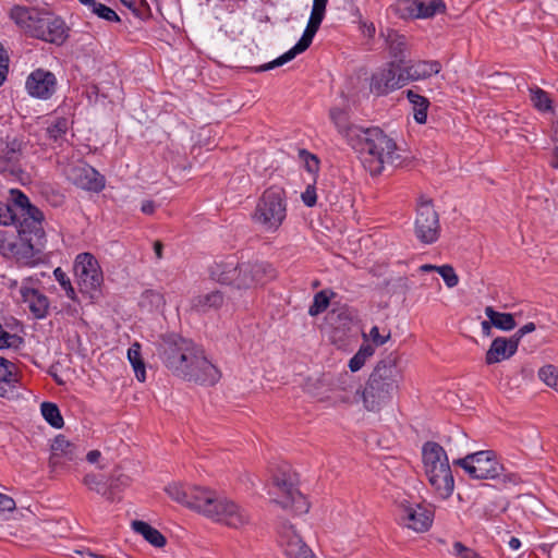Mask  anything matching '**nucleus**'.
<instances>
[{
	"label": "nucleus",
	"mask_w": 558,
	"mask_h": 558,
	"mask_svg": "<svg viewBox=\"0 0 558 558\" xmlns=\"http://www.w3.org/2000/svg\"><path fill=\"white\" fill-rule=\"evenodd\" d=\"M44 220V213L32 205L22 191L12 189L10 201L0 202V225L10 226L19 222L17 235L10 239L0 231V250L3 254L10 255L25 266L38 264L47 241Z\"/></svg>",
	"instance_id": "obj_1"
},
{
	"label": "nucleus",
	"mask_w": 558,
	"mask_h": 558,
	"mask_svg": "<svg viewBox=\"0 0 558 558\" xmlns=\"http://www.w3.org/2000/svg\"><path fill=\"white\" fill-rule=\"evenodd\" d=\"M330 119L357 151L363 167L372 175L380 174L386 166L398 167L402 163L396 142L379 128L363 129L349 124L345 112L337 108L330 110Z\"/></svg>",
	"instance_id": "obj_2"
},
{
	"label": "nucleus",
	"mask_w": 558,
	"mask_h": 558,
	"mask_svg": "<svg viewBox=\"0 0 558 558\" xmlns=\"http://www.w3.org/2000/svg\"><path fill=\"white\" fill-rule=\"evenodd\" d=\"M166 492L178 504L229 529L244 530L252 523V515L247 508L228 497L220 496L213 489L173 483L166 487Z\"/></svg>",
	"instance_id": "obj_3"
},
{
	"label": "nucleus",
	"mask_w": 558,
	"mask_h": 558,
	"mask_svg": "<svg viewBox=\"0 0 558 558\" xmlns=\"http://www.w3.org/2000/svg\"><path fill=\"white\" fill-rule=\"evenodd\" d=\"M401 378V371L395 359L379 361L361 391L364 408L372 412L380 411L398 391Z\"/></svg>",
	"instance_id": "obj_4"
},
{
	"label": "nucleus",
	"mask_w": 558,
	"mask_h": 558,
	"mask_svg": "<svg viewBox=\"0 0 558 558\" xmlns=\"http://www.w3.org/2000/svg\"><path fill=\"white\" fill-rule=\"evenodd\" d=\"M422 456L428 482L442 498L449 497L454 480L445 449L435 441H427L423 445Z\"/></svg>",
	"instance_id": "obj_5"
},
{
	"label": "nucleus",
	"mask_w": 558,
	"mask_h": 558,
	"mask_svg": "<svg viewBox=\"0 0 558 558\" xmlns=\"http://www.w3.org/2000/svg\"><path fill=\"white\" fill-rule=\"evenodd\" d=\"M286 217L287 199L284 190L277 185L266 189L257 201L252 215L253 221L264 231L274 233L281 227Z\"/></svg>",
	"instance_id": "obj_6"
},
{
	"label": "nucleus",
	"mask_w": 558,
	"mask_h": 558,
	"mask_svg": "<svg viewBox=\"0 0 558 558\" xmlns=\"http://www.w3.org/2000/svg\"><path fill=\"white\" fill-rule=\"evenodd\" d=\"M453 464L461 466L470 477L475 480H490L502 475L504 483L517 484L519 482L515 474H502L504 466L496 460L493 450L469 453L464 458L454 460Z\"/></svg>",
	"instance_id": "obj_7"
},
{
	"label": "nucleus",
	"mask_w": 558,
	"mask_h": 558,
	"mask_svg": "<svg viewBox=\"0 0 558 558\" xmlns=\"http://www.w3.org/2000/svg\"><path fill=\"white\" fill-rule=\"evenodd\" d=\"M328 0H313L312 12L307 25L299 41L282 56L274 61L267 62L260 66L254 68V72H264L281 66L287 62L293 60L298 54L304 52L312 44L314 36L320 27V24L326 14V7Z\"/></svg>",
	"instance_id": "obj_8"
},
{
	"label": "nucleus",
	"mask_w": 558,
	"mask_h": 558,
	"mask_svg": "<svg viewBox=\"0 0 558 558\" xmlns=\"http://www.w3.org/2000/svg\"><path fill=\"white\" fill-rule=\"evenodd\" d=\"M197 345L179 335L171 333L161 338L158 343L157 354L163 365L174 375L182 372L191 354Z\"/></svg>",
	"instance_id": "obj_9"
},
{
	"label": "nucleus",
	"mask_w": 558,
	"mask_h": 558,
	"mask_svg": "<svg viewBox=\"0 0 558 558\" xmlns=\"http://www.w3.org/2000/svg\"><path fill=\"white\" fill-rule=\"evenodd\" d=\"M177 376L199 385L213 386L219 381L221 373L204 354L198 347L195 348L186 364H183L182 372Z\"/></svg>",
	"instance_id": "obj_10"
},
{
	"label": "nucleus",
	"mask_w": 558,
	"mask_h": 558,
	"mask_svg": "<svg viewBox=\"0 0 558 558\" xmlns=\"http://www.w3.org/2000/svg\"><path fill=\"white\" fill-rule=\"evenodd\" d=\"M275 277L276 270L268 263L238 262L231 287L238 290H248L263 286Z\"/></svg>",
	"instance_id": "obj_11"
},
{
	"label": "nucleus",
	"mask_w": 558,
	"mask_h": 558,
	"mask_svg": "<svg viewBox=\"0 0 558 558\" xmlns=\"http://www.w3.org/2000/svg\"><path fill=\"white\" fill-rule=\"evenodd\" d=\"M414 233L424 244L435 243L440 235L439 216L430 199L420 197L416 207Z\"/></svg>",
	"instance_id": "obj_12"
},
{
	"label": "nucleus",
	"mask_w": 558,
	"mask_h": 558,
	"mask_svg": "<svg viewBox=\"0 0 558 558\" xmlns=\"http://www.w3.org/2000/svg\"><path fill=\"white\" fill-rule=\"evenodd\" d=\"M74 274L81 292L97 291L104 281L102 270L98 260L90 253H81L74 260Z\"/></svg>",
	"instance_id": "obj_13"
},
{
	"label": "nucleus",
	"mask_w": 558,
	"mask_h": 558,
	"mask_svg": "<svg viewBox=\"0 0 558 558\" xmlns=\"http://www.w3.org/2000/svg\"><path fill=\"white\" fill-rule=\"evenodd\" d=\"M397 517L401 525L415 532H426L432 526L434 520L432 510L407 499L398 501Z\"/></svg>",
	"instance_id": "obj_14"
},
{
	"label": "nucleus",
	"mask_w": 558,
	"mask_h": 558,
	"mask_svg": "<svg viewBox=\"0 0 558 558\" xmlns=\"http://www.w3.org/2000/svg\"><path fill=\"white\" fill-rule=\"evenodd\" d=\"M407 84L403 66L396 61H390L372 75L369 88L372 93L383 96Z\"/></svg>",
	"instance_id": "obj_15"
},
{
	"label": "nucleus",
	"mask_w": 558,
	"mask_h": 558,
	"mask_svg": "<svg viewBox=\"0 0 558 558\" xmlns=\"http://www.w3.org/2000/svg\"><path fill=\"white\" fill-rule=\"evenodd\" d=\"M392 10L396 15L403 20L429 19L446 10L442 0H398Z\"/></svg>",
	"instance_id": "obj_16"
},
{
	"label": "nucleus",
	"mask_w": 558,
	"mask_h": 558,
	"mask_svg": "<svg viewBox=\"0 0 558 558\" xmlns=\"http://www.w3.org/2000/svg\"><path fill=\"white\" fill-rule=\"evenodd\" d=\"M46 12L37 7L14 4L9 9L8 16L24 35L35 38Z\"/></svg>",
	"instance_id": "obj_17"
},
{
	"label": "nucleus",
	"mask_w": 558,
	"mask_h": 558,
	"mask_svg": "<svg viewBox=\"0 0 558 558\" xmlns=\"http://www.w3.org/2000/svg\"><path fill=\"white\" fill-rule=\"evenodd\" d=\"M278 543L287 558H314L312 550L296 533L294 526L286 520L278 525Z\"/></svg>",
	"instance_id": "obj_18"
},
{
	"label": "nucleus",
	"mask_w": 558,
	"mask_h": 558,
	"mask_svg": "<svg viewBox=\"0 0 558 558\" xmlns=\"http://www.w3.org/2000/svg\"><path fill=\"white\" fill-rule=\"evenodd\" d=\"M66 179L80 189L100 192L105 187L104 177L85 162L71 165L64 170Z\"/></svg>",
	"instance_id": "obj_19"
},
{
	"label": "nucleus",
	"mask_w": 558,
	"mask_h": 558,
	"mask_svg": "<svg viewBox=\"0 0 558 558\" xmlns=\"http://www.w3.org/2000/svg\"><path fill=\"white\" fill-rule=\"evenodd\" d=\"M23 142L17 137H7L0 143V173L17 177L22 173L21 159Z\"/></svg>",
	"instance_id": "obj_20"
},
{
	"label": "nucleus",
	"mask_w": 558,
	"mask_h": 558,
	"mask_svg": "<svg viewBox=\"0 0 558 558\" xmlns=\"http://www.w3.org/2000/svg\"><path fill=\"white\" fill-rule=\"evenodd\" d=\"M68 31L64 21L47 10L35 39L60 46L69 37Z\"/></svg>",
	"instance_id": "obj_21"
},
{
	"label": "nucleus",
	"mask_w": 558,
	"mask_h": 558,
	"mask_svg": "<svg viewBox=\"0 0 558 558\" xmlns=\"http://www.w3.org/2000/svg\"><path fill=\"white\" fill-rule=\"evenodd\" d=\"M57 80L52 72L44 69L33 71L26 80V90L32 97L48 99L56 92Z\"/></svg>",
	"instance_id": "obj_22"
},
{
	"label": "nucleus",
	"mask_w": 558,
	"mask_h": 558,
	"mask_svg": "<svg viewBox=\"0 0 558 558\" xmlns=\"http://www.w3.org/2000/svg\"><path fill=\"white\" fill-rule=\"evenodd\" d=\"M32 283V278H26L23 280L20 289L21 298L22 301L27 304L34 317L41 319L48 315L49 300L38 289H35Z\"/></svg>",
	"instance_id": "obj_23"
},
{
	"label": "nucleus",
	"mask_w": 558,
	"mask_h": 558,
	"mask_svg": "<svg viewBox=\"0 0 558 558\" xmlns=\"http://www.w3.org/2000/svg\"><path fill=\"white\" fill-rule=\"evenodd\" d=\"M274 486L277 489L276 494L282 496V499L276 500L281 507L289 508L294 504H304V497L295 487L294 482L290 475L284 473L278 474L274 477Z\"/></svg>",
	"instance_id": "obj_24"
},
{
	"label": "nucleus",
	"mask_w": 558,
	"mask_h": 558,
	"mask_svg": "<svg viewBox=\"0 0 558 558\" xmlns=\"http://www.w3.org/2000/svg\"><path fill=\"white\" fill-rule=\"evenodd\" d=\"M518 350L517 338L497 337L486 352L485 362L488 365L510 359Z\"/></svg>",
	"instance_id": "obj_25"
},
{
	"label": "nucleus",
	"mask_w": 558,
	"mask_h": 558,
	"mask_svg": "<svg viewBox=\"0 0 558 558\" xmlns=\"http://www.w3.org/2000/svg\"><path fill=\"white\" fill-rule=\"evenodd\" d=\"M236 264L238 260L234 257L215 260L208 268L210 279L220 284L231 287Z\"/></svg>",
	"instance_id": "obj_26"
},
{
	"label": "nucleus",
	"mask_w": 558,
	"mask_h": 558,
	"mask_svg": "<svg viewBox=\"0 0 558 558\" xmlns=\"http://www.w3.org/2000/svg\"><path fill=\"white\" fill-rule=\"evenodd\" d=\"M77 457V448L64 436L59 435L51 445L50 464L53 466L62 465L66 461H73Z\"/></svg>",
	"instance_id": "obj_27"
},
{
	"label": "nucleus",
	"mask_w": 558,
	"mask_h": 558,
	"mask_svg": "<svg viewBox=\"0 0 558 558\" xmlns=\"http://www.w3.org/2000/svg\"><path fill=\"white\" fill-rule=\"evenodd\" d=\"M381 36L385 38L389 54L393 59L392 61L403 66L405 52L408 50L407 37L390 28H387L386 32H381Z\"/></svg>",
	"instance_id": "obj_28"
},
{
	"label": "nucleus",
	"mask_w": 558,
	"mask_h": 558,
	"mask_svg": "<svg viewBox=\"0 0 558 558\" xmlns=\"http://www.w3.org/2000/svg\"><path fill=\"white\" fill-rule=\"evenodd\" d=\"M440 70L441 64L436 60L417 61L410 65H403L407 83L428 78L434 74H438Z\"/></svg>",
	"instance_id": "obj_29"
},
{
	"label": "nucleus",
	"mask_w": 558,
	"mask_h": 558,
	"mask_svg": "<svg viewBox=\"0 0 558 558\" xmlns=\"http://www.w3.org/2000/svg\"><path fill=\"white\" fill-rule=\"evenodd\" d=\"M223 293L219 290H215L193 296L191 299V310L198 314H205L211 310H219L223 305Z\"/></svg>",
	"instance_id": "obj_30"
},
{
	"label": "nucleus",
	"mask_w": 558,
	"mask_h": 558,
	"mask_svg": "<svg viewBox=\"0 0 558 558\" xmlns=\"http://www.w3.org/2000/svg\"><path fill=\"white\" fill-rule=\"evenodd\" d=\"M16 383L15 365L0 356V397L12 393Z\"/></svg>",
	"instance_id": "obj_31"
},
{
	"label": "nucleus",
	"mask_w": 558,
	"mask_h": 558,
	"mask_svg": "<svg viewBox=\"0 0 558 558\" xmlns=\"http://www.w3.org/2000/svg\"><path fill=\"white\" fill-rule=\"evenodd\" d=\"M132 527L153 546L160 548L166 545V537L157 529L153 527L148 523L134 520L132 521Z\"/></svg>",
	"instance_id": "obj_32"
},
{
	"label": "nucleus",
	"mask_w": 558,
	"mask_h": 558,
	"mask_svg": "<svg viewBox=\"0 0 558 558\" xmlns=\"http://www.w3.org/2000/svg\"><path fill=\"white\" fill-rule=\"evenodd\" d=\"M80 2L94 15L107 22H120L114 10L97 0H80Z\"/></svg>",
	"instance_id": "obj_33"
},
{
	"label": "nucleus",
	"mask_w": 558,
	"mask_h": 558,
	"mask_svg": "<svg viewBox=\"0 0 558 558\" xmlns=\"http://www.w3.org/2000/svg\"><path fill=\"white\" fill-rule=\"evenodd\" d=\"M407 97L412 105L414 120L420 124H424L427 120V109L429 107L428 99L411 89L407 92Z\"/></svg>",
	"instance_id": "obj_34"
},
{
	"label": "nucleus",
	"mask_w": 558,
	"mask_h": 558,
	"mask_svg": "<svg viewBox=\"0 0 558 558\" xmlns=\"http://www.w3.org/2000/svg\"><path fill=\"white\" fill-rule=\"evenodd\" d=\"M485 315L492 320L493 326L500 330L509 331L517 326L512 314L497 312L492 306L485 308Z\"/></svg>",
	"instance_id": "obj_35"
},
{
	"label": "nucleus",
	"mask_w": 558,
	"mask_h": 558,
	"mask_svg": "<svg viewBox=\"0 0 558 558\" xmlns=\"http://www.w3.org/2000/svg\"><path fill=\"white\" fill-rule=\"evenodd\" d=\"M128 360L130 361V363L134 369L136 379L141 383L145 381L146 380V368H145V363L142 357L140 343L135 342L129 348Z\"/></svg>",
	"instance_id": "obj_36"
},
{
	"label": "nucleus",
	"mask_w": 558,
	"mask_h": 558,
	"mask_svg": "<svg viewBox=\"0 0 558 558\" xmlns=\"http://www.w3.org/2000/svg\"><path fill=\"white\" fill-rule=\"evenodd\" d=\"M71 125V121L68 118L59 117L54 121L50 123L47 128V134L49 140L56 143H62L64 141V136L69 131Z\"/></svg>",
	"instance_id": "obj_37"
},
{
	"label": "nucleus",
	"mask_w": 558,
	"mask_h": 558,
	"mask_svg": "<svg viewBox=\"0 0 558 558\" xmlns=\"http://www.w3.org/2000/svg\"><path fill=\"white\" fill-rule=\"evenodd\" d=\"M43 417L54 428H61L64 424L63 417L57 404L52 402H43L40 405Z\"/></svg>",
	"instance_id": "obj_38"
},
{
	"label": "nucleus",
	"mask_w": 558,
	"mask_h": 558,
	"mask_svg": "<svg viewBox=\"0 0 558 558\" xmlns=\"http://www.w3.org/2000/svg\"><path fill=\"white\" fill-rule=\"evenodd\" d=\"M337 389L342 390L345 392L344 396L341 397V401L349 402L351 393H360V389L356 388V384L354 380V377L350 375L349 373L344 372L341 374L338 378V385Z\"/></svg>",
	"instance_id": "obj_39"
},
{
	"label": "nucleus",
	"mask_w": 558,
	"mask_h": 558,
	"mask_svg": "<svg viewBox=\"0 0 558 558\" xmlns=\"http://www.w3.org/2000/svg\"><path fill=\"white\" fill-rule=\"evenodd\" d=\"M40 194L45 198V201L52 207H60L65 202L64 194L49 184H46L41 187Z\"/></svg>",
	"instance_id": "obj_40"
},
{
	"label": "nucleus",
	"mask_w": 558,
	"mask_h": 558,
	"mask_svg": "<svg viewBox=\"0 0 558 558\" xmlns=\"http://www.w3.org/2000/svg\"><path fill=\"white\" fill-rule=\"evenodd\" d=\"M330 303V296L326 290H322L314 295L313 302L308 308L311 316H317L325 312Z\"/></svg>",
	"instance_id": "obj_41"
},
{
	"label": "nucleus",
	"mask_w": 558,
	"mask_h": 558,
	"mask_svg": "<svg viewBox=\"0 0 558 558\" xmlns=\"http://www.w3.org/2000/svg\"><path fill=\"white\" fill-rule=\"evenodd\" d=\"M538 377L548 387L555 389L558 392V367L554 365H545L539 368Z\"/></svg>",
	"instance_id": "obj_42"
},
{
	"label": "nucleus",
	"mask_w": 558,
	"mask_h": 558,
	"mask_svg": "<svg viewBox=\"0 0 558 558\" xmlns=\"http://www.w3.org/2000/svg\"><path fill=\"white\" fill-rule=\"evenodd\" d=\"M54 279L59 282V284L62 287V289L65 291V294L69 299L72 301H77L76 292L71 283L70 278L68 275L60 268H56L53 270Z\"/></svg>",
	"instance_id": "obj_43"
},
{
	"label": "nucleus",
	"mask_w": 558,
	"mask_h": 558,
	"mask_svg": "<svg viewBox=\"0 0 558 558\" xmlns=\"http://www.w3.org/2000/svg\"><path fill=\"white\" fill-rule=\"evenodd\" d=\"M531 101L535 108L541 111L551 109V101L546 92L541 88L531 89Z\"/></svg>",
	"instance_id": "obj_44"
},
{
	"label": "nucleus",
	"mask_w": 558,
	"mask_h": 558,
	"mask_svg": "<svg viewBox=\"0 0 558 558\" xmlns=\"http://www.w3.org/2000/svg\"><path fill=\"white\" fill-rule=\"evenodd\" d=\"M438 274L444 279L446 286L448 288H454L459 283V277L456 274L454 269L450 265H441L439 266Z\"/></svg>",
	"instance_id": "obj_45"
},
{
	"label": "nucleus",
	"mask_w": 558,
	"mask_h": 558,
	"mask_svg": "<svg viewBox=\"0 0 558 558\" xmlns=\"http://www.w3.org/2000/svg\"><path fill=\"white\" fill-rule=\"evenodd\" d=\"M363 337L366 341L371 339L374 345L379 347L390 339V331L386 335H380L379 328L377 326H373L369 330L368 337L365 333H363Z\"/></svg>",
	"instance_id": "obj_46"
},
{
	"label": "nucleus",
	"mask_w": 558,
	"mask_h": 558,
	"mask_svg": "<svg viewBox=\"0 0 558 558\" xmlns=\"http://www.w3.org/2000/svg\"><path fill=\"white\" fill-rule=\"evenodd\" d=\"M300 155L305 163V168L308 172L315 173L319 169V160L315 155L310 154L306 150H301Z\"/></svg>",
	"instance_id": "obj_47"
},
{
	"label": "nucleus",
	"mask_w": 558,
	"mask_h": 558,
	"mask_svg": "<svg viewBox=\"0 0 558 558\" xmlns=\"http://www.w3.org/2000/svg\"><path fill=\"white\" fill-rule=\"evenodd\" d=\"M9 71V57L3 46L0 44V86L7 78Z\"/></svg>",
	"instance_id": "obj_48"
},
{
	"label": "nucleus",
	"mask_w": 558,
	"mask_h": 558,
	"mask_svg": "<svg viewBox=\"0 0 558 558\" xmlns=\"http://www.w3.org/2000/svg\"><path fill=\"white\" fill-rule=\"evenodd\" d=\"M301 198L307 207H313L317 201L315 186L308 185L306 190L301 194Z\"/></svg>",
	"instance_id": "obj_49"
},
{
	"label": "nucleus",
	"mask_w": 558,
	"mask_h": 558,
	"mask_svg": "<svg viewBox=\"0 0 558 558\" xmlns=\"http://www.w3.org/2000/svg\"><path fill=\"white\" fill-rule=\"evenodd\" d=\"M83 482L89 489L96 490L97 493H101V488L104 487V485L96 474L85 475Z\"/></svg>",
	"instance_id": "obj_50"
},
{
	"label": "nucleus",
	"mask_w": 558,
	"mask_h": 558,
	"mask_svg": "<svg viewBox=\"0 0 558 558\" xmlns=\"http://www.w3.org/2000/svg\"><path fill=\"white\" fill-rule=\"evenodd\" d=\"M15 509V501L13 498L0 493V513L12 511Z\"/></svg>",
	"instance_id": "obj_51"
},
{
	"label": "nucleus",
	"mask_w": 558,
	"mask_h": 558,
	"mask_svg": "<svg viewBox=\"0 0 558 558\" xmlns=\"http://www.w3.org/2000/svg\"><path fill=\"white\" fill-rule=\"evenodd\" d=\"M536 329V326L534 323H527L524 326H522L520 329L517 330V332L512 336V338H517V344L519 345V342L521 338Z\"/></svg>",
	"instance_id": "obj_52"
},
{
	"label": "nucleus",
	"mask_w": 558,
	"mask_h": 558,
	"mask_svg": "<svg viewBox=\"0 0 558 558\" xmlns=\"http://www.w3.org/2000/svg\"><path fill=\"white\" fill-rule=\"evenodd\" d=\"M374 352H375L374 344L364 343L360 347L356 354L366 361L368 357H371L374 354Z\"/></svg>",
	"instance_id": "obj_53"
},
{
	"label": "nucleus",
	"mask_w": 558,
	"mask_h": 558,
	"mask_svg": "<svg viewBox=\"0 0 558 558\" xmlns=\"http://www.w3.org/2000/svg\"><path fill=\"white\" fill-rule=\"evenodd\" d=\"M365 362L364 359L355 353L349 362V368L351 372H357L364 366Z\"/></svg>",
	"instance_id": "obj_54"
},
{
	"label": "nucleus",
	"mask_w": 558,
	"mask_h": 558,
	"mask_svg": "<svg viewBox=\"0 0 558 558\" xmlns=\"http://www.w3.org/2000/svg\"><path fill=\"white\" fill-rule=\"evenodd\" d=\"M11 335L0 324V349L10 347Z\"/></svg>",
	"instance_id": "obj_55"
},
{
	"label": "nucleus",
	"mask_w": 558,
	"mask_h": 558,
	"mask_svg": "<svg viewBox=\"0 0 558 558\" xmlns=\"http://www.w3.org/2000/svg\"><path fill=\"white\" fill-rule=\"evenodd\" d=\"M156 205L153 201H145L142 204L141 210L145 215H151L155 213Z\"/></svg>",
	"instance_id": "obj_56"
},
{
	"label": "nucleus",
	"mask_w": 558,
	"mask_h": 558,
	"mask_svg": "<svg viewBox=\"0 0 558 558\" xmlns=\"http://www.w3.org/2000/svg\"><path fill=\"white\" fill-rule=\"evenodd\" d=\"M162 251H163L162 243L160 241H155L154 242V252H155L157 259L162 258Z\"/></svg>",
	"instance_id": "obj_57"
},
{
	"label": "nucleus",
	"mask_w": 558,
	"mask_h": 558,
	"mask_svg": "<svg viewBox=\"0 0 558 558\" xmlns=\"http://www.w3.org/2000/svg\"><path fill=\"white\" fill-rule=\"evenodd\" d=\"M482 331H483V335L485 336H489L490 335V330H492V320L488 319V320H483L482 324Z\"/></svg>",
	"instance_id": "obj_58"
},
{
	"label": "nucleus",
	"mask_w": 558,
	"mask_h": 558,
	"mask_svg": "<svg viewBox=\"0 0 558 558\" xmlns=\"http://www.w3.org/2000/svg\"><path fill=\"white\" fill-rule=\"evenodd\" d=\"M100 457V452L98 450H92L87 453L86 459L88 462L94 463L96 462Z\"/></svg>",
	"instance_id": "obj_59"
},
{
	"label": "nucleus",
	"mask_w": 558,
	"mask_h": 558,
	"mask_svg": "<svg viewBox=\"0 0 558 558\" xmlns=\"http://www.w3.org/2000/svg\"><path fill=\"white\" fill-rule=\"evenodd\" d=\"M508 545L512 550H518L521 547V541L518 537L512 536L509 539Z\"/></svg>",
	"instance_id": "obj_60"
},
{
	"label": "nucleus",
	"mask_w": 558,
	"mask_h": 558,
	"mask_svg": "<svg viewBox=\"0 0 558 558\" xmlns=\"http://www.w3.org/2000/svg\"><path fill=\"white\" fill-rule=\"evenodd\" d=\"M439 266L430 265V264H424L420 267V270L423 272H429V271H437L438 272Z\"/></svg>",
	"instance_id": "obj_61"
},
{
	"label": "nucleus",
	"mask_w": 558,
	"mask_h": 558,
	"mask_svg": "<svg viewBox=\"0 0 558 558\" xmlns=\"http://www.w3.org/2000/svg\"><path fill=\"white\" fill-rule=\"evenodd\" d=\"M146 296L150 298L151 301H156V302H160L162 300V296L159 293L154 292V291H147Z\"/></svg>",
	"instance_id": "obj_62"
},
{
	"label": "nucleus",
	"mask_w": 558,
	"mask_h": 558,
	"mask_svg": "<svg viewBox=\"0 0 558 558\" xmlns=\"http://www.w3.org/2000/svg\"><path fill=\"white\" fill-rule=\"evenodd\" d=\"M125 7H128L131 10H135L138 0H120Z\"/></svg>",
	"instance_id": "obj_63"
},
{
	"label": "nucleus",
	"mask_w": 558,
	"mask_h": 558,
	"mask_svg": "<svg viewBox=\"0 0 558 558\" xmlns=\"http://www.w3.org/2000/svg\"><path fill=\"white\" fill-rule=\"evenodd\" d=\"M83 558H106V557L94 555V554H87V555L83 556Z\"/></svg>",
	"instance_id": "obj_64"
}]
</instances>
